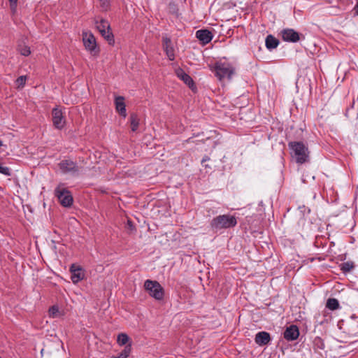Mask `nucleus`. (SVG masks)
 <instances>
[{
  "label": "nucleus",
  "mask_w": 358,
  "mask_h": 358,
  "mask_svg": "<svg viewBox=\"0 0 358 358\" xmlns=\"http://www.w3.org/2000/svg\"><path fill=\"white\" fill-rule=\"evenodd\" d=\"M115 108L119 114L124 117L127 116L126 106L124 103V99L123 96H117L115 100Z\"/></svg>",
  "instance_id": "obj_15"
},
{
  "label": "nucleus",
  "mask_w": 358,
  "mask_h": 358,
  "mask_svg": "<svg viewBox=\"0 0 358 358\" xmlns=\"http://www.w3.org/2000/svg\"><path fill=\"white\" fill-rule=\"evenodd\" d=\"M11 11L14 13L16 11L17 0H9Z\"/></svg>",
  "instance_id": "obj_30"
},
{
  "label": "nucleus",
  "mask_w": 358,
  "mask_h": 358,
  "mask_svg": "<svg viewBox=\"0 0 358 358\" xmlns=\"http://www.w3.org/2000/svg\"><path fill=\"white\" fill-rule=\"evenodd\" d=\"M289 147L294 152L296 162L298 164H303L308 161V149L303 143L298 141L290 142L289 143Z\"/></svg>",
  "instance_id": "obj_3"
},
{
  "label": "nucleus",
  "mask_w": 358,
  "mask_h": 358,
  "mask_svg": "<svg viewBox=\"0 0 358 358\" xmlns=\"http://www.w3.org/2000/svg\"><path fill=\"white\" fill-rule=\"evenodd\" d=\"M341 270L343 273H346L350 272L355 267V264L352 262H345L340 265Z\"/></svg>",
  "instance_id": "obj_24"
},
{
  "label": "nucleus",
  "mask_w": 358,
  "mask_h": 358,
  "mask_svg": "<svg viewBox=\"0 0 358 358\" xmlns=\"http://www.w3.org/2000/svg\"><path fill=\"white\" fill-rule=\"evenodd\" d=\"M131 352V345H129L125 347V348L122 350V352L119 355L120 357L127 358Z\"/></svg>",
  "instance_id": "obj_27"
},
{
  "label": "nucleus",
  "mask_w": 358,
  "mask_h": 358,
  "mask_svg": "<svg viewBox=\"0 0 358 358\" xmlns=\"http://www.w3.org/2000/svg\"><path fill=\"white\" fill-rule=\"evenodd\" d=\"M83 44L88 51L93 55L98 54L99 50L97 48L95 37L91 32L83 33Z\"/></svg>",
  "instance_id": "obj_6"
},
{
  "label": "nucleus",
  "mask_w": 358,
  "mask_h": 358,
  "mask_svg": "<svg viewBox=\"0 0 358 358\" xmlns=\"http://www.w3.org/2000/svg\"><path fill=\"white\" fill-rule=\"evenodd\" d=\"M127 224H128V225L129 226L130 228L133 227V224H132V223H131V222L130 220H128Z\"/></svg>",
  "instance_id": "obj_33"
},
{
  "label": "nucleus",
  "mask_w": 358,
  "mask_h": 358,
  "mask_svg": "<svg viewBox=\"0 0 358 358\" xmlns=\"http://www.w3.org/2000/svg\"><path fill=\"white\" fill-rule=\"evenodd\" d=\"M60 171L63 173H78L79 169L76 164L71 160H63L58 164Z\"/></svg>",
  "instance_id": "obj_7"
},
{
  "label": "nucleus",
  "mask_w": 358,
  "mask_h": 358,
  "mask_svg": "<svg viewBox=\"0 0 358 358\" xmlns=\"http://www.w3.org/2000/svg\"><path fill=\"white\" fill-rule=\"evenodd\" d=\"M235 67L231 63L227 62H217L215 64L213 71L220 81L225 79L231 80L235 73Z\"/></svg>",
  "instance_id": "obj_1"
},
{
  "label": "nucleus",
  "mask_w": 358,
  "mask_h": 358,
  "mask_svg": "<svg viewBox=\"0 0 358 358\" xmlns=\"http://www.w3.org/2000/svg\"><path fill=\"white\" fill-rule=\"evenodd\" d=\"M326 307L329 310H335L339 308V302L336 299L330 298L327 300Z\"/></svg>",
  "instance_id": "obj_20"
},
{
  "label": "nucleus",
  "mask_w": 358,
  "mask_h": 358,
  "mask_svg": "<svg viewBox=\"0 0 358 358\" xmlns=\"http://www.w3.org/2000/svg\"><path fill=\"white\" fill-rule=\"evenodd\" d=\"M101 3V7L103 10H106L110 6L109 0H99Z\"/></svg>",
  "instance_id": "obj_28"
},
{
  "label": "nucleus",
  "mask_w": 358,
  "mask_h": 358,
  "mask_svg": "<svg viewBox=\"0 0 358 358\" xmlns=\"http://www.w3.org/2000/svg\"><path fill=\"white\" fill-rule=\"evenodd\" d=\"M177 76L181 79L189 87L193 85L194 82L192 78L187 74L182 69H178L176 70Z\"/></svg>",
  "instance_id": "obj_16"
},
{
  "label": "nucleus",
  "mask_w": 358,
  "mask_h": 358,
  "mask_svg": "<svg viewBox=\"0 0 358 358\" xmlns=\"http://www.w3.org/2000/svg\"><path fill=\"white\" fill-rule=\"evenodd\" d=\"M299 336V331L296 325H290L284 331V338L287 341H294Z\"/></svg>",
  "instance_id": "obj_12"
},
{
  "label": "nucleus",
  "mask_w": 358,
  "mask_h": 358,
  "mask_svg": "<svg viewBox=\"0 0 358 358\" xmlns=\"http://www.w3.org/2000/svg\"><path fill=\"white\" fill-rule=\"evenodd\" d=\"M236 218L230 215H222L214 217L211 222V227L217 231L222 229L234 227L236 225Z\"/></svg>",
  "instance_id": "obj_2"
},
{
  "label": "nucleus",
  "mask_w": 358,
  "mask_h": 358,
  "mask_svg": "<svg viewBox=\"0 0 358 358\" xmlns=\"http://www.w3.org/2000/svg\"><path fill=\"white\" fill-rule=\"evenodd\" d=\"M101 36L107 40L109 44H112L114 43L113 35L110 31V29H105L99 31Z\"/></svg>",
  "instance_id": "obj_22"
},
{
  "label": "nucleus",
  "mask_w": 358,
  "mask_h": 358,
  "mask_svg": "<svg viewBox=\"0 0 358 358\" xmlns=\"http://www.w3.org/2000/svg\"><path fill=\"white\" fill-rule=\"evenodd\" d=\"M144 287L149 294L156 300L163 299L164 288L157 281L146 280L144 282Z\"/></svg>",
  "instance_id": "obj_4"
},
{
  "label": "nucleus",
  "mask_w": 358,
  "mask_h": 358,
  "mask_svg": "<svg viewBox=\"0 0 358 358\" xmlns=\"http://www.w3.org/2000/svg\"><path fill=\"white\" fill-rule=\"evenodd\" d=\"M27 80V76H21L16 80V85L17 88H22Z\"/></svg>",
  "instance_id": "obj_26"
},
{
  "label": "nucleus",
  "mask_w": 358,
  "mask_h": 358,
  "mask_svg": "<svg viewBox=\"0 0 358 358\" xmlns=\"http://www.w3.org/2000/svg\"><path fill=\"white\" fill-rule=\"evenodd\" d=\"M129 120H130L131 131H136L138 129V125H139V118H138V115L135 113H132L130 115Z\"/></svg>",
  "instance_id": "obj_19"
},
{
  "label": "nucleus",
  "mask_w": 358,
  "mask_h": 358,
  "mask_svg": "<svg viewBox=\"0 0 358 358\" xmlns=\"http://www.w3.org/2000/svg\"><path fill=\"white\" fill-rule=\"evenodd\" d=\"M55 196L59 199L61 205L64 207H69L73 203V197L70 192L62 185H59L55 190Z\"/></svg>",
  "instance_id": "obj_5"
},
{
  "label": "nucleus",
  "mask_w": 358,
  "mask_h": 358,
  "mask_svg": "<svg viewBox=\"0 0 358 358\" xmlns=\"http://www.w3.org/2000/svg\"><path fill=\"white\" fill-rule=\"evenodd\" d=\"M52 115L54 126L57 129H62L65 125V120L62 110L58 108H54L52 110Z\"/></svg>",
  "instance_id": "obj_10"
},
{
  "label": "nucleus",
  "mask_w": 358,
  "mask_h": 358,
  "mask_svg": "<svg viewBox=\"0 0 358 358\" xmlns=\"http://www.w3.org/2000/svg\"><path fill=\"white\" fill-rule=\"evenodd\" d=\"M281 34L285 41L296 43L300 40V34L292 29H285Z\"/></svg>",
  "instance_id": "obj_11"
},
{
  "label": "nucleus",
  "mask_w": 358,
  "mask_h": 358,
  "mask_svg": "<svg viewBox=\"0 0 358 358\" xmlns=\"http://www.w3.org/2000/svg\"><path fill=\"white\" fill-rule=\"evenodd\" d=\"M71 279L74 284L81 281L85 278V272L80 266L72 264L70 267Z\"/></svg>",
  "instance_id": "obj_9"
},
{
  "label": "nucleus",
  "mask_w": 358,
  "mask_h": 358,
  "mask_svg": "<svg viewBox=\"0 0 358 358\" xmlns=\"http://www.w3.org/2000/svg\"><path fill=\"white\" fill-rule=\"evenodd\" d=\"M0 358H1V357H0Z\"/></svg>",
  "instance_id": "obj_36"
},
{
  "label": "nucleus",
  "mask_w": 358,
  "mask_h": 358,
  "mask_svg": "<svg viewBox=\"0 0 358 358\" xmlns=\"http://www.w3.org/2000/svg\"><path fill=\"white\" fill-rule=\"evenodd\" d=\"M196 36L203 44L208 43L213 38L211 32L206 29L198 30Z\"/></svg>",
  "instance_id": "obj_14"
},
{
  "label": "nucleus",
  "mask_w": 358,
  "mask_h": 358,
  "mask_svg": "<svg viewBox=\"0 0 358 358\" xmlns=\"http://www.w3.org/2000/svg\"><path fill=\"white\" fill-rule=\"evenodd\" d=\"M0 173L5 176H10V169L8 167L2 166L0 165Z\"/></svg>",
  "instance_id": "obj_29"
},
{
  "label": "nucleus",
  "mask_w": 358,
  "mask_h": 358,
  "mask_svg": "<svg viewBox=\"0 0 358 358\" xmlns=\"http://www.w3.org/2000/svg\"><path fill=\"white\" fill-rule=\"evenodd\" d=\"M209 159H209V157H208V156H205V157L203 158V159H202V161H201V163H202V164H203L205 162L208 161Z\"/></svg>",
  "instance_id": "obj_32"
},
{
  "label": "nucleus",
  "mask_w": 358,
  "mask_h": 358,
  "mask_svg": "<svg viewBox=\"0 0 358 358\" xmlns=\"http://www.w3.org/2000/svg\"><path fill=\"white\" fill-rule=\"evenodd\" d=\"M265 43L266 48L271 50L278 47L279 41L272 35H268L266 38Z\"/></svg>",
  "instance_id": "obj_17"
},
{
  "label": "nucleus",
  "mask_w": 358,
  "mask_h": 358,
  "mask_svg": "<svg viewBox=\"0 0 358 358\" xmlns=\"http://www.w3.org/2000/svg\"><path fill=\"white\" fill-rule=\"evenodd\" d=\"M95 24L99 31L110 29L108 22L104 19H101L99 22L98 20H95Z\"/></svg>",
  "instance_id": "obj_23"
},
{
  "label": "nucleus",
  "mask_w": 358,
  "mask_h": 358,
  "mask_svg": "<svg viewBox=\"0 0 358 358\" xmlns=\"http://www.w3.org/2000/svg\"><path fill=\"white\" fill-rule=\"evenodd\" d=\"M354 10H355V14L358 15V1L354 8Z\"/></svg>",
  "instance_id": "obj_31"
},
{
  "label": "nucleus",
  "mask_w": 358,
  "mask_h": 358,
  "mask_svg": "<svg viewBox=\"0 0 358 358\" xmlns=\"http://www.w3.org/2000/svg\"><path fill=\"white\" fill-rule=\"evenodd\" d=\"M115 358H122V357H120L118 356V357H115Z\"/></svg>",
  "instance_id": "obj_35"
},
{
  "label": "nucleus",
  "mask_w": 358,
  "mask_h": 358,
  "mask_svg": "<svg viewBox=\"0 0 358 358\" xmlns=\"http://www.w3.org/2000/svg\"><path fill=\"white\" fill-rule=\"evenodd\" d=\"M2 145V142L0 140V147Z\"/></svg>",
  "instance_id": "obj_34"
},
{
  "label": "nucleus",
  "mask_w": 358,
  "mask_h": 358,
  "mask_svg": "<svg viewBox=\"0 0 358 358\" xmlns=\"http://www.w3.org/2000/svg\"><path fill=\"white\" fill-rule=\"evenodd\" d=\"M162 47L164 51L169 60L173 61L175 59V49L173 44L169 37L166 35L162 36Z\"/></svg>",
  "instance_id": "obj_8"
},
{
  "label": "nucleus",
  "mask_w": 358,
  "mask_h": 358,
  "mask_svg": "<svg viewBox=\"0 0 358 358\" xmlns=\"http://www.w3.org/2000/svg\"><path fill=\"white\" fill-rule=\"evenodd\" d=\"M129 340V336L126 334L122 333L117 336V342L119 345H124L127 343Z\"/></svg>",
  "instance_id": "obj_25"
},
{
  "label": "nucleus",
  "mask_w": 358,
  "mask_h": 358,
  "mask_svg": "<svg viewBox=\"0 0 358 358\" xmlns=\"http://www.w3.org/2000/svg\"><path fill=\"white\" fill-rule=\"evenodd\" d=\"M255 341L260 346L265 345L270 342L271 336L266 331H260L256 334Z\"/></svg>",
  "instance_id": "obj_13"
},
{
  "label": "nucleus",
  "mask_w": 358,
  "mask_h": 358,
  "mask_svg": "<svg viewBox=\"0 0 358 358\" xmlns=\"http://www.w3.org/2000/svg\"><path fill=\"white\" fill-rule=\"evenodd\" d=\"M17 50L21 55L27 57L31 54V50L24 41H20L17 45Z\"/></svg>",
  "instance_id": "obj_18"
},
{
  "label": "nucleus",
  "mask_w": 358,
  "mask_h": 358,
  "mask_svg": "<svg viewBox=\"0 0 358 358\" xmlns=\"http://www.w3.org/2000/svg\"><path fill=\"white\" fill-rule=\"evenodd\" d=\"M49 315L50 317L57 318L63 315L62 311H61L57 306H52L49 309Z\"/></svg>",
  "instance_id": "obj_21"
}]
</instances>
